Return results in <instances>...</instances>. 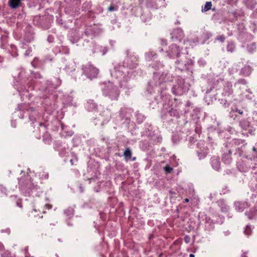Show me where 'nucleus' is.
I'll return each instance as SVG.
<instances>
[{
	"label": "nucleus",
	"instance_id": "1",
	"mask_svg": "<svg viewBox=\"0 0 257 257\" xmlns=\"http://www.w3.org/2000/svg\"><path fill=\"white\" fill-rule=\"evenodd\" d=\"M82 70L83 73L90 79L96 78L98 73V70L90 64L83 66Z\"/></svg>",
	"mask_w": 257,
	"mask_h": 257
},
{
	"label": "nucleus",
	"instance_id": "2",
	"mask_svg": "<svg viewBox=\"0 0 257 257\" xmlns=\"http://www.w3.org/2000/svg\"><path fill=\"white\" fill-rule=\"evenodd\" d=\"M180 50L177 45L173 44L169 47L168 56L170 58L174 59L180 56Z\"/></svg>",
	"mask_w": 257,
	"mask_h": 257
},
{
	"label": "nucleus",
	"instance_id": "3",
	"mask_svg": "<svg viewBox=\"0 0 257 257\" xmlns=\"http://www.w3.org/2000/svg\"><path fill=\"white\" fill-rule=\"evenodd\" d=\"M235 208L238 211L242 212L245 208L249 206L247 202H237L235 203Z\"/></svg>",
	"mask_w": 257,
	"mask_h": 257
},
{
	"label": "nucleus",
	"instance_id": "4",
	"mask_svg": "<svg viewBox=\"0 0 257 257\" xmlns=\"http://www.w3.org/2000/svg\"><path fill=\"white\" fill-rule=\"evenodd\" d=\"M22 1V0H9V4L11 8L15 9L20 6Z\"/></svg>",
	"mask_w": 257,
	"mask_h": 257
},
{
	"label": "nucleus",
	"instance_id": "5",
	"mask_svg": "<svg viewBox=\"0 0 257 257\" xmlns=\"http://www.w3.org/2000/svg\"><path fill=\"white\" fill-rule=\"evenodd\" d=\"M212 3L211 2H207L204 6L202 7L201 11L203 13L206 12L209 10L211 9L212 7Z\"/></svg>",
	"mask_w": 257,
	"mask_h": 257
},
{
	"label": "nucleus",
	"instance_id": "6",
	"mask_svg": "<svg viewBox=\"0 0 257 257\" xmlns=\"http://www.w3.org/2000/svg\"><path fill=\"white\" fill-rule=\"evenodd\" d=\"M245 215L248 216L249 219H253L255 215H257V210H250L249 212H246Z\"/></svg>",
	"mask_w": 257,
	"mask_h": 257
},
{
	"label": "nucleus",
	"instance_id": "7",
	"mask_svg": "<svg viewBox=\"0 0 257 257\" xmlns=\"http://www.w3.org/2000/svg\"><path fill=\"white\" fill-rule=\"evenodd\" d=\"M132 151L130 148H127L124 152L123 155L126 160H128L131 158L132 156Z\"/></svg>",
	"mask_w": 257,
	"mask_h": 257
},
{
	"label": "nucleus",
	"instance_id": "8",
	"mask_svg": "<svg viewBox=\"0 0 257 257\" xmlns=\"http://www.w3.org/2000/svg\"><path fill=\"white\" fill-rule=\"evenodd\" d=\"M212 164L213 168L216 170L219 169V163L217 160H213L212 161Z\"/></svg>",
	"mask_w": 257,
	"mask_h": 257
},
{
	"label": "nucleus",
	"instance_id": "9",
	"mask_svg": "<svg viewBox=\"0 0 257 257\" xmlns=\"http://www.w3.org/2000/svg\"><path fill=\"white\" fill-rule=\"evenodd\" d=\"M164 170L167 173H171L173 171V168L167 165L164 167Z\"/></svg>",
	"mask_w": 257,
	"mask_h": 257
},
{
	"label": "nucleus",
	"instance_id": "10",
	"mask_svg": "<svg viewBox=\"0 0 257 257\" xmlns=\"http://www.w3.org/2000/svg\"><path fill=\"white\" fill-rule=\"evenodd\" d=\"M225 39V37L224 35H219L216 37L215 40L220 41L221 42H224Z\"/></svg>",
	"mask_w": 257,
	"mask_h": 257
},
{
	"label": "nucleus",
	"instance_id": "11",
	"mask_svg": "<svg viewBox=\"0 0 257 257\" xmlns=\"http://www.w3.org/2000/svg\"><path fill=\"white\" fill-rule=\"evenodd\" d=\"M244 232L245 234H246V235H250L251 234V232L250 227L248 225L246 226Z\"/></svg>",
	"mask_w": 257,
	"mask_h": 257
},
{
	"label": "nucleus",
	"instance_id": "12",
	"mask_svg": "<svg viewBox=\"0 0 257 257\" xmlns=\"http://www.w3.org/2000/svg\"><path fill=\"white\" fill-rule=\"evenodd\" d=\"M222 160L225 163L230 164L231 161V158L230 157H228L226 159L223 158Z\"/></svg>",
	"mask_w": 257,
	"mask_h": 257
},
{
	"label": "nucleus",
	"instance_id": "13",
	"mask_svg": "<svg viewBox=\"0 0 257 257\" xmlns=\"http://www.w3.org/2000/svg\"><path fill=\"white\" fill-rule=\"evenodd\" d=\"M190 237L188 235H186L184 237V241L186 243H188L190 242Z\"/></svg>",
	"mask_w": 257,
	"mask_h": 257
},
{
	"label": "nucleus",
	"instance_id": "14",
	"mask_svg": "<svg viewBox=\"0 0 257 257\" xmlns=\"http://www.w3.org/2000/svg\"><path fill=\"white\" fill-rule=\"evenodd\" d=\"M52 207V205L50 204H46L45 205V208L47 209H51Z\"/></svg>",
	"mask_w": 257,
	"mask_h": 257
},
{
	"label": "nucleus",
	"instance_id": "15",
	"mask_svg": "<svg viewBox=\"0 0 257 257\" xmlns=\"http://www.w3.org/2000/svg\"><path fill=\"white\" fill-rule=\"evenodd\" d=\"M108 11H114V8L113 6H110L108 8Z\"/></svg>",
	"mask_w": 257,
	"mask_h": 257
},
{
	"label": "nucleus",
	"instance_id": "16",
	"mask_svg": "<svg viewBox=\"0 0 257 257\" xmlns=\"http://www.w3.org/2000/svg\"><path fill=\"white\" fill-rule=\"evenodd\" d=\"M228 1L230 4H233L236 3L238 0H228Z\"/></svg>",
	"mask_w": 257,
	"mask_h": 257
},
{
	"label": "nucleus",
	"instance_id": "17",
	"mask_svg": "<svg viewBox=\"0 0 257 257\" xmlns=\"http://www.w3.org/2000/svg\"><path fill=\"white\" fill-rule=\"evenodd\" d=\"M235 111L238 112L240 114H243V111H242V110H241L240 109H238L237 108L235 109Z\"/></svg>",
	"mask_w": 257,
	"mask_h": 257
},
{
	"label": "nucleus",
	"instance_id": "18",
	"mask_svg": "<svg viewBox=\"0 0 257 257\" xmlns=\"http://www.w3.org/2000/svg\"><path fill=\"white\" fill-rule=\"evenodd\" d=\"M247 253L246 252H243L241 255V257H248L247 255Z\"/></svg>",
	"mask_w": 257,
	"mask_h": 257
},
{
	"label": "nucleus",
	"instance_id": "19",
	"mask_svg": "<svg viewBox=\"0 0 257 257\" xmlns=\"http://www.w3.org/2000/svg\"><path fill=\"white\" fill-rule=\"evenodd\" d=\"M232 45H228V46H227V50H228V51H229V50H230V51L232 52V50H231V47H232Z\"/></svg>",
	"mask_w": 257,
	"mask_h": 257
},
{
	"label": "nucleus",
	"instance_id": "20",
	"mask_svg": "<svg viewBox=\"0 0 257 257\" xmlns=\"http://www.w3.org/2000/svg\"><path fill=\"white\" fill-rule=\"evenodd\" d=\"M252 151H254V152H257V150L255 148V147H253L252 149Z\"/></svg>",
	"mask_w": 257,
	"mask_h": 257
},
{
	"label": "nucleus",
	"instance_id": "21",
	"mask_svg": "<svg viewBox=\"0 0 257 257\" xmlns=\"http://www.w3.org/2000/svg\"><path fill=\"white\" fill-rule=\"evenodd\" d=\"M189 201V199L188 198H186L185 200H184V202H188Z\"/></svg>",
	"mask_w": 257,
	"mask_h": 257
},
{
	"label": "nucleus",
	"instance_id": "22",
	"mask_svg": "<svg viewBox=\"0 0 257 257\" xmlns=\"http://www.w3.org/2000/svg\"><path fill=\"white\" fill-rule=\"evenodd\" d=\"M70 162V163H71L72 165H74V162H73V160L72 159H71Z\"/></svg>",
	"mask_w": 257,
	"mask_h": 257
},
{
	"label": "nucleus",
	"instance_id": "23",
	"mask_svg": "<svg viewBox=\"0 0 257 257\" xmlns=\"http://www.w3.org/2000/svg\"><path fill=\"white\" fill-rule=\"evenodd\" d=\"M189 257H195V255L193 254H190Z\"/></svg>",
	"mask_w": 257,
	"mask_h": 257
},
{
	"label": "nucleus",
	"instance_id": "24",
	"mask_svg": "<svg viewBox=\"0 0 257 257\" xmlns=\"http://www.w3.org/2000/svg\"><path fill=\"white\" fill-rule=\"evenodd\" d=\"M246 68H244L243 69H242V71H244V70H245Z\"/></svg>",
	"mask_w": 257,
	"mask_h": 257
},
{
	"label": "nucleus",
	"instance_id": "25",
	"mask_svg": "<svg viewBox=\"0 0 257 257\" xmlns=\"http://www.w3.org/2000/svg\"><path fill=\"white\" fill-rule=\"evenodd\" d=\"M212 10L213 11H215V8H213V9H212Z\"/></svg>",
	"mask_w": 257,
	"mask_h": 257
},
{
	"label": "nucleus",
	"instance_id": "26",
	"mask_svg": "<svg viewBox=\"0 0 257 257\" xmlns=\"http://www.w3.org/2000/svg\"><path fill=\"white\" fill-rule=\"evenodd\" d=\"M135 159H136V158H134L133 159V160H135Z\"/></svg>",
	"mask_w": 257,
	"mask_h": 257
},
{
	"label": "nucleus",
	"instance_id": "27",
	"mask_svg": "<svg viewBox=\"0 0 257 257\" xmlns=\"http://www.w3.org/2000/svg\"><path fill=\"white\" fill-rule=\"evenodd\" d=\"M31 257H34V256H31Z\"/></svg>",
	"mask_w": 257,
	"mask_h": 257
}]
</instances>
